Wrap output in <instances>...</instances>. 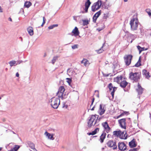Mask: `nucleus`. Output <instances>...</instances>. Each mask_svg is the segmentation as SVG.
I'll return each instance as SVG.
<instances>
[{
    "instance_id": "obj_36",
    "label": "nucleus",
    "mask_w": 151,
    "mask_h": 151,
    "mask_svg": "<svg viewBox=\"0 0 151 151\" xmlns=\"http://www.w3.org/2000/svg\"><path fill=\"white\" fill-rule=\"evenodd\" d=\"M58 24H53L52 25L49 26L48 27V29H52L53 28H54L55 27H58Z\"/></svg>"
},
{
    "instance_id": "obj_30",
    "label": "nucleus",
    "mask_w": 151,
    "mask_h": 151,
    "mask_svg": "<svg viewBox=\"0 0 151 151\" xmlns=\"http://www.w3.org/2000/svg\"><path fill=\"white\" fill-rule=\"evenodd\" d=\"M83 25V26L87 25L89 24V21L87 19L82 20Z\"/></svg>"
},
{
    "instance_id": "obj_14",
    "label": "nucleus",
    "mask_w": 151,
    "mask_h": 151,
    "mask_svg": "<svg viewBox=\"0 0 151 151\" xmlns=\"http://www.w3.org/2000/svg\"><path fill=\"white\" fill-rule=\"evenodd\" d=\"M136 89L139 95L142 94L144 89L142 87L139 83H138L137 88Z\"/></svg>"
},
{
    "instance_id": "obj_6",
    "label": "nucleus",
    "mask_w": 151,
    "mask_h": 151,
    "mask_svg": "<svg viewBox=\"0 0 151 151\" xmlns=\"http://www.w3.org/2000/svg\"><path fill=\"white\" fill-rule=\"evenodd\" d=\"M96 115H91L89 118L88 122V127L89 128L91 127L92 126L94 125L93 122L96 119Z\"/></svg>"
},
{
    "instance_id": "obj_43",
    "label": "nucleus",
    "mask_w": 151,
    "mask_h": 151,
    "mask_svg": "<svg viewBox=\"0 0 151 151\" xmlns=\"http://www.w3.org/2000/svg\"><path fill=\"white\" fill-rule=\"evenodd\" d=\"M43 21L42 24L41 25V27H43L45 22L46 19L45 17H43Z\"/></svg>"
},
{
    "instance_id": "obj_56",
    "label": "nucleus",
    "mask_w": 151,
    "mask_h": 151,
    "mask_svg": "<svg viewBox=\"0 0 151 151\" xmlns=\"http://www.w3.org/2000/svg\"><path fill=\"white\" fill-rule=\"evenodd\" d=\"M68 107V106L67 105H64L63 106V107H65L66 109Z\"/></svg>"
},
{
    "instance_id": "obj_45",
    "label": "nucleus",
    "mask_w": 151,
    "mask_h": 151,
    "mask_svg": "<svg viewBox=\"0 0 151 151\" xmlns=\"http://www.w3.org/2000/svg\"><path fill=\"white\" fill-rule=\"evenodd\" d=\"M149 74V72H148L146 75H145V77L147 79L149 78L150 76Z\"/></svg>"
},
{
    "instance_id": "obj_7",
    "label": "nucleus",
    "mask_w": 151,
    "mask_h": 151,
    "mask_svg": "<svg viewBox=\"0 0 151 151\" xmlns=\"http://www.w3.org/2000/svg\"><path fill=\"white\" fill-rule=\"evenodd\" d=\"M132 55H125L124 57V62L127 65H129L131 63Z\"/></svg>"
},
{
    "instance_id": "obj_8",
    "label": "nucleus",
    "mask_w": 151,
    "mask_h": 151,
    "mask_svg": "<svg viewBox=\"0 0 151 151\" xmlns=\"http://www.w3.org/2000/svg\"><path fill=\"white\" fill-rule=\"evenodd\" d=\"M107 146L109 147L112 148L114 149H116L117 148V146L116 145L115 142L112 140H110L107 143Z\"/></svg>"
},
{
    "instance_id": "obj_40",
    "label": "nucleus",
    "mask_w": 151,
    "mask_h": 151,
    "mask_svg": "<svg viewBox=\"0 0 151 151\" xmlns=\"http://www.w3.org/2000/svg\"><path fill=\"white\" fill-rule=\"evenodd\" d=\"M97 18H97V17H96V16L94 15L93 17V22H94L95 23Z\"/></svg>"
},
{
    "instance_id": "obj_21",
    "label": "nucleus",
    "mask_w": 151,
    "mask_h": 151,
    "mask_svg": "<svg viewBox=\"0 0 151 151\" xmlns=\"http://www.w3.org/2000/svg\"><path fill=\"white\" fill-rule=\"evenodd\" d=\"M27 30L30 36H32L33 35L34 32L33 29L32 27H29L27 29Z\"/></svg>"
},
{
    "instance_id": "obj_59",
    "label": "nucleus",
    "mask_w": 151,
    "mask_h": 151,
    "mask_svg": "<svg viewBox=\"0 0 151 151\" xmlns=\"http://www.w3.org/2000/svg\"><path fill=\"white\" fill-rule=\"evenodd\" d=\"M16 76L17 77H18L19 76V74L18 73H17L16 74Z\"/></svg>"
},
{
    "instance_id": "obj_27",
    "label": "nucleus",
    "mask_w": 151,
    "mask_h": 151,
    "mask_svg": "<svg viewBox=\"0 0 151 151\" xmlns=\"http://www.w3.org/2000/svg\"><path fill=\"white\" fill-rule=\"evenodd\" d=\"M27 144L29 147H30L31 149L35 147V144L33 143L30 141H28L27 142Z\"/></svg>"
},
{
    "instance_id": "obj_62",
    "label": "nucleus",
    "mask_w": 151,
    "mask_h": 151,
    "mask_svg": "<svg viewBox=\"0 0 151 151\" xmlns=\"http://www.w3.org/2000/svg\"><path fill=\"white\" fill-rule=\"evenodd\" d=\"M8 19L9 21H10L11 22L12 21V19L11 17H9Z\"/></svg>"
},
{
    "instance_id": "obj_31",
    "label": "nucleus",
    "mask_w": 151,
    "mask_h": 151,
    "mask_svg": "<svg viewBox=\"0 0 151 151\" xmlns=\"http://www.w3.org/2000/svg\"><path fill=\"white\" fill-rule=\"evenodd\" d=\"M109 13L108 12L104 13L103 16V19L105 20H106L107 18L109 17Z\"/></svg>"
},
{
    "instance_id": "obj_54",
    "label": "nucleus",
    "mask_w": 151,
    "mask_h": 151,
    "mask_svg": "<svg viewBox=\"0 0 151 151\" xmlns=\"http://www.w3.org/2000/svg\"><path fill=\"white\" fill-rule=\"evenodd\" d=\"M130 24L131 26V28H132V19H131V20H130Z\"/></svg>"
},
{
    "instance_id": "obj_17",
    "label": "nucleus",
    "mask_w": 151,
    "mask_h": 151,
    "mask_svg": "<svg viewBox=\"0 0 151 151\" xmlns=\"http://www.w3.org/2000/svg\"><path fill=\"white\" fill-rule=\"evenodd\" d=\"M72 32L75 36L78 35L80 33L78 28L76 27L75 28L72 30Z\"/></svg>"
},
{
    "instance_id": "obj_35",
    "label": "nucleus",
    "mask_w": 151,
    "mask_h": 151,
    "mask_svg": "<svg viewBox=\"0 0 151 151\" xmlns=\"http://www.w3.org/2000/svg\"><path fill=\"white\" fill-rule=\"evenodd\" d=\"M104 44H105V43L103 44V46L101 47V48H100L99 50H96L97 52L98 53H101L102 52H103V51H104V50L102 49V48L104 47Z\"/></svg>"
},
{
    "instance_id": "obj_9",
    "label": "nucleus",
    "mask_w": 151,
    "mask_h": 151,
    "mask_svg": "<svg viewBox=\"0 0 151 151\" xmlns=\"http://www.w3.org/2000/svg\"><path fill=\"white\" fill-rule=\"evenodd\" d=\"M106 105L103 104H100L98 111V112L100 115H102L104 114L106 111Z\"/></svg>"
},
{
    "instance_id": "obj_16",
    "label": "nucleus",
    "mask_w": 151,
    "mask_h": 151,
    "mask_svg": "<svg viewBox=\"0 0 151 151\" xmlns=\"http://www.w3.org/2000/svg\"><path fill=\"white\" fill-rule=\"evenodd\" d=\"M44 134L46 136L48 139L50 140H53L54 139L53 137L54 134H50L48 133L47 131H46L44 133Z\"/></svg>"
},
{
    "instance_id": "obj_64",
    "label": "nucleus",
    "mask_w": 151,
    "mask_h": 151,
    "mask_svg": "<svg viewBox=\"0 0 151 151\" xmlns=\"http://www.w3.org/2000/svg\"><path fill=\"white\" fill-rule=\"evenodd\" d=\"M81 13L83 14V13H86V12H85V11H82L81 12Z\"/></svg>"
},
{
    "instance_id": "obj_61",
    "label": "nucleus",
    "mask_w": 151,
    "mask_h": 151,
    "mask_svg": "<svg viewBox=\"0 0 151 151\" xmlns=\"http://www.w3.org/2000/svg\"><path fill=\"white\" fill-rule=\"evenodd\" d=\"M94 100H95V99L94 98H93L92 99V102H91L92 103H93V102H94Z\"/></svg>"
},
{
    "instance_id": "obj_48",
    "label": "nucleus",
    "mask_w": 151,
    "mask_h": 151,
    "mask_svg": "<svg viewBox=\"0 0 151 151\" xmlns=\"http://www.w3.org/2000/svg\"><path fill=\"white\" fill-rule=\"evenodd\" d=\"M139 146H138L137 148H133V151H137L139 149Z\"/></svg>"
},
{
    "instance_id": "obj_33",
    "label": "nucleus",
    "mask_w": 151,
    "mask_h": 151,
    "mask_svg": "<svg viewBox=\"0 0 151 151\" xmlns=\"http://www.w3.org/2000/svg\"><path fill=\"white\" fill-rule=\"evenodd\" d=\"M91 3L90 0H87V1L85 2V7H89Z\"/></svg>"
},
{
    "instance_id": "obj_20",
    "label": "nucleus",
    "mask_w": 151,
    "mask_h": 151,
    "mask_svg": "<svg viewBox=\"0 0 151 151\" xmlns=\"http://www.w3.org/2000/svg\"><path fill=\"white\" fill-rule=\"evenodd\" d=\"M107 0H105L104 2H102L101 0V6L105 9H107L109 7V5L106 3V1Z\"/></svg>"
},
{
    "instance_id": "obj_13",
    "label": "nucleus",
    "mask_w": 151,
    "mask_h": 151,
    "mask_svg": "<svg viewBox=\"0 0 151 151\" xmlns=\"http://www.w3.org/2000/svg\"><path fill=\"white\" fill-rule=\"evenodd\" d=\"M118 145L119 148L120 150L124 151L126 150L127 146L123 142H119Z\"/></svg>"
},
{
    "instance_id": "obj_53",
    "label": "nucleus",
    "mask_w": 151,
    "mask_h": 151,
    "mask_svg": "<svg viewBox=\"0 0 151 151\" xmlns=\"http://www.w3.org/2000/svg\"><path fill=\"white\" fill-rule=\"evenodd\" d=\"M22 60L21 61H17V63H16V65L20 64L21 62H22Z\"/></svg>"
},
{
    "instance_id": "obj_11",
    "label": "nucleus",
    "mask_w": 151,
    "mask_h": 151,
    "mask_svg": "<svg viewBox=\"0 0 151 151\" xmlns=\"http://www.w3.org/2000/svg\"><path fill=\"white\" fill-rule=\"evenodd\" d=\"M108 87L109 89V91H111V94L112 95V99H113L114 97V92L116 90L117 88L114 87H113L111 83H110L109 84Z\"/></svg>"
},
{
    "instance_id": "obj_29",
    "label": "nucleus",
    "mask_w": 151,
    "mask_h": 151,
    "mask_svg": "<svg viewBox=\"0 0 151 151\" xmlns=\"http://www.w3.org/2000/svg\"><path fill=\"white\" fill-rule=\"evenodd\" d=\"M32 5V3L29 1H26L24 3V6L27 8H28L30 7Z\"/></svg>"
},
{
    "instance_id": "obj_42",
    "label": "nucleus",
    "mask_w": 151,
    "mask_h": 151,
    "mask_svg": "<svg viewBox=\"0 0 151 151\" xmlns=\"http://www.w3.org/2000/svg\"><path fill=\"white\" fill-rule=\"evenodd\" d=\"M78 48V45L77 44L75 45L72 46V48L73 49H75Z\"/></svg>"
},
{
    "instance_id": "obj_12",
    "label": "nucleus",
    "mask_w": 151,
    "mask_h": 151,
    "mask_svg": "<svg viewBox=\"0 0 151 151\" xmlns=\"http://www.w3.org/2000/svg\"><path fill=\"white\" fill-rule=\"evenodd\" d=\"M118 122L120 126L122 128L125 129L126 126V119L124 118L118 120Z\"/></svg>"
},
{
    "instance_id": "obj_49",
    "label": "nucleus",
    "mask_w": 151,
    "mask_h": 151,
    "mask_svg": "<svg viewBox=\"0 0 151 151\" xmlns=\"http://www.w3.org/2000/svg\"><path fill=\"white\" fill-rule=\"evenodd\" d=\"M147 49V48H146L145 47H141L140 50V53L142 51L146 50Z\"/></svg>"
},
{
    "instance_id": "obj_46",
    "label": "nucleus",
    "mask_w": 151,
    "mask_h": 151,
    "mask_svg": "<svg viewBox=\"0 0 151 151\" xmlns=\"http://www.w3.org/2000/svg\"><path fill=\"white\" fill-rule=\"evenodd\" d=\"M148 72L145 69L143 70H142V74L143 75L145 76V75Z\"/></svg>"
},
{
    "instance_id": "obj_47",
    "label": "nucleus",
    "mask_w": 151,
    "mask_h": 151,
    "mask_svg": "<svg viewBox=\"0 0 151 151\" xmlns=\"http://www.w3.org/2000/svg\"><path fill=\"white\" fill-rule=\"evenodd\" d=\"M66 79L68 80L67 81L69 84L71 83V79L70 78H66Z\"/></svg>"
},
{
    "instance_id": "obj_41",
    "label": "nucleus",
    "mask_w": 151,
    "mask_h": 151,
    "mask_svg": "<svg viewBox=\"0 0 151 151\" xmlns=\"http://www.w3.org/2000/svg\"><path fill=\"white\" fill-rule=\"evenodd\" d=\"M146 12L148 14L149 16H151V13L150 9H147L146 10Z\"/></svg>"
},
{
    "instance_id": "obj_1",
    "label": "nucleus",
    "mask_w": 151,
    "mask_h": 151,
    "mask_svg": "<svg viewBox=\"0 0 151 151\" xmlns=\"http://www.w3.org/2000/svg\"><path fill=\"white\" fill-rule=\"evenodd\" d=\"M113 134L115 137H119L121 139H126L127 137L126 132L125 130L122 132L120 130L114 131L113 132Z\"/></svg>"
},
{
    "instance_id": "obj_55",
    "label": "nucleus",
    "mask_w": 151,
    "mask_h": 151,
    "mask_svg": "<svg viewBox=\"0 0 151 151\" xmlns=\"http://www.w3.org/2000/svg\"><path fill=\"white\" fill-rule=\"evenodd\" d=\"M137 48L138 50H139V52H140V50L141 48V47L139 46L138 45L137 46Z\"/></svg>"
},
{
    "instance_id": "obj_19",
    "label": "nucleus",
    "mask_w": 151,
    "mask_h": 151,
    "mask_svg": "<svg viewBox=\"0 0 151 151\" xmlns=\"http://www.w3.org/2000/svg\"><path fill=\"white\" fill-rule=\"evenodd\" d=\"M122 76L121 75L120 76H118L117 77L114 78V81L118 83L121 82V81L122 80Z\"/></svg>"
},
{
    "instance_id": "obj_18",
    "label": "nucleus",
    "mask_w": 151,
    "mask_h": 151,
    "mask_svg": "<svg viewBox=\"0 0 151 151\" xmlns=\"http://www.w3.org/2000/svg\"><path fill=\"white\" fill-rule=\"evenodd\" d=\"M106 133L105 132H104L101 134L100 137V140L101 143H102L104 142V141L106 138Z\"/></svg>"
},
{
    "instance_id": "obj_60",
    "label": "nucleus",
    "mask_w": 151,
    "mask_h": 151,
    "mask_svg": "<svg viewBox=\"0 0 151 151\" xmlns=\"http://www.w3.org/2000/svg\"><path fill=\"white\" fill-rule=\"evenodd\" d=\"M0 12H3L2 9H1V6H0Z\"/></svg>"
},
{
    "instance_id": "obj_3",
    "label": "nucleus",
    "mask_w": 151,
    "mask_h": 151,
    "mask_svg": "<svg viewBox=\"0 0 151 151\" xmlns=\"http://www.w3.org/2000/svg\"><path fill=\"white\" fill-rule=\"evenodd\" d=\"M65 88L63 86H60L58 89V91L57 93V95L59 98L63 99L66 98V95L64 94V92L65 91Z\"/></svg>"
},
{
    "instance_id": "obj_26",
    "label": "nucleus",
    "mask_w": 151,
    "mask_h": 151,
    "mask_svg": "<svg viewBox=\"0 0 151 151\" xmlns=\"http://www.w3.org/2000/svg\"><path fill=\"white\" fill-rule=\"evenodd\" d=\"M141 56H140L137 62L135 64V66L136 67H139L141 65Z\"/></svg>"
},
{
    "instance_id": "obj_38",
    "label": "nucleus",
    "mask_w": 151,
    "mask_h": 151,
    "mask_svg": "<svg viewBox=\"0 0 151 151\" xmlns=\"http://www.w3.org/2000/svg\"><path fill=\"white\" fill-rule=\"evenodd\" d=\"M137 145V143L136 142L134 139H133V148L136 147Z\"/></svg>"
},
{
    "instance_id": "obj_32",
    "label": "nucleus",
    "mask_w": 151,
    "mask_h": 151,
    "mask_svg": "<svg viewBox=\"0 0 151 151\" xmlns=\"http://www.w3.org/2000/svg\"><path fill=\"white\" fill-rule=\"evenodd\" d=\"M16 63L17 61L14 60H12L10 61L9 63V64L10 66L11 67H12L13 65H16Z\"/></svg>"
},
{
    "instance_id": "obj_57",
    "label": "nucleus",
    "mask_w": 151,
    "mask_h": 151,
    "mask_svg": "<svg viewBox=\"0 0 151 151\" xmlns=\"http://www.w3.org/2000/svg\"><path fill=\"white\" fill-rule=\"evenodd\" d=\"M33 151L31 150V151H37V150L35 148V147L32 149Z\"/></svg>"
},
{
    "instance_id": "obj_10",
    "label": "nucleus",
    "mask_w": 151,
    "mask_h": 151,
    "mask_svg": "<svg viewBox=\"0 0 151 151\" xmlns=\"http://www.w3.org/2000/svg\"><path fill=\"white\" fill-rule=\"evenodd\" d=\"M140 73L139 72L133 73V81L135 82H138L140 79Z\"/></svg>"
},
{
    "instance_id": "obj_23",
    "label": "nucleus",
    "mask_w": 151,
    "mask_h": 151,
    "mask_svg": "<svg viewBox=\"0 0 151 151\" xmlns=\"http://www.w3.org/2000/svg\"><path fill=\"white\" fill-rule=\"evenodd\" d=\"M99 128H96L94 131H93L92 132L88 133L87 134L89 135H94L96 134L99 131Z\"/></svg>"
},
{
    "instance_id": "obj_50",
    "label": "nucleus",
    "mask_w": 151,
    "mask_h": 151,
    "mask_svg": "<svg viewBox=\"0 0 151 151\" xmlns=\"http://www.w3.org/2000/svg\"><path fill=\"white\" fill-rule=\"evenodd\" d=\"M88 8H89V7L85 6V8L84 9L85 12H86V13L88 12Z\"/></svg>"
},
{
    "instance_id": "obj_15",
    "label": "nucleus",
    "mask_w": 151,
    "mask_h": 151,
    "mask_svg": "<svg viewBox=\"0 0 151 151\" xmlns=\"http://www.w3.org/2000/svg\"><path fill=\"white\" fill-rule=\"evenodd\" d=\"M102 125L106 130V132L108 133L109 132L110 128L109 127L107 122H105L102 123Z\"/></svg>"
},
{
    "instance_id": "obj_51",
    "label": "nucleus",
    "mask_w": 151,
    "mask_h": 151,
    "mask_svg": "<svg viewBox=\"0 0 151 151\" xmlns=\"http://www.w3.org/2000/svg\"><path fill=\"white\" fill-rule=\"evenodd\" d=\"M129 145L130 147L132 148V140H131L130 142H129Z\"/></svg>"
},
{
    "instance_id": "obj_63",
    "label": "nucleus",
    "mask_w": 151,
    "mask_h": 151,
    "mask_svg": "<svg viewBox=\"0 0 151 151\" xmlns=\"http://www.w3.org/2000/svg\"><path fill=\"white\" fill-rule=\"evenodd\" d=\"M94 108L95 106H94L91 109V110L92 111L94 110Z\"/></svg>"
},
{
    "instance_id": "obj_28",
    "label": "nucleus",
    "mask_w": 151,
    "mask_h": 151,
    "mask_svg": "<svg viewBox=\"0 0 151 151\" xmlns=\"http://www.w3.org/2000/svg\"><path fill=\"white\" fill-rule=\"evenodd\" d=\"M59 56H54L52 60V63L53 64H54L57 60H58Z\"/></svg>"
},
{
    "instance_id": "obj_44",
    "label": "nucleus",
    "mask_w": 151,
    "mask_h": 151,
    "mask_svg": "<svg viewBox=\"0 0 151 151\" xmlns=\"http://www.w3.org/2000/svg\"><path fill=\"white\" fill-rule=\"evenodd\" d=\"M70 71L71 70H70V68H68L67 70V74L69 76H70L72 75L71 73H70Z\"/></svg>"
},
{
    "instance_id": "obj_37",
    "label": "nucleus",
    "mask_w": 151,
    "mask_h": 151,
    "mask_svg": "<svg viewBox=\"0 0 151 151\" xmlns=\"http://www.w3.org/2000/svg\"><path fill=\"white\" fill-rule=\"evenodd\" d=\"M101 11L100 10L99 11L97 12L94 15H95L96 16V17H97V18H98L99 17V16L100 15V14L101 13Z\"/></svg>"
},
{
    "instance_id": "obj_34",
    "label": "nucleus",
    "mask_w": 151,
    "mask_h": 151,
    "mask_svg": "<svg viewBox=\"0 0 151 151\" xmlns=\"http://www.w3.org/2000/svg\"><path fill=\"white\" fill-rule=\"evenodd\" d=\"M20 147L19 145H15V146L10 151H17Z\"/></svg>"
},
{
    "instance_id": "obj_24",
    "label": "nucleus",
    "mask_w": 151,
    "mask_h": 151,
    "mask_svg": "<svg viewBox=\"0 0 151 151\" xmlns=\"http://www.w3.org/2000/svg\"><path fill=\"white\" fill-rule=\"evenodd\" d=\"M96 116H97V119L95 120V121L94 123V125H96V126H98L99 125V122L100 121V120L101 119V118L99 117L98 118L99 116L97 115H95Z\"/></svg>"
},
{
    "instance_id": "obj_25",
    "label": "nucleus",
    "mask_w": 151,
    "mask_h": 151,
    "mask_svg": "<svg viewBox=\"0 0 151 151\" xmlns=\"http://www.w3.org/2000/svg\"><path fill=\"white\" fill-rule=\"evenodd\" d=\"M127 84V83L124 81H123L120 82V86L123 88H125Z\"/></svg>"
},
{
    "instance_id": "obj_39",
    "label": "nucleus",
    "mask_w": 151,
    "mask_h": 151,
    "mask_svg": "<svg viewBox=\"0 0 151 151\" xmlns=\"http://www.w3.org/2000/svg\"><path fill=\"white\" fill-rule=\"evenodd\" d=\"M124 114L126 115H128V112L126 111L124 112V113L122 114L119 116H117V118H119L120 116H122V115H124Z\"/></svg>"
},
{
    "instance_id": "obj_22",
    "label": "nucleus",
    "mask_w": 151,
    "mask_h": 151,
    "mask_svg": "<svg viewBox=\"0 0 151 151\" xmlns=\"http://www.w3.org/2000/svg\"><path fill=\"white\" fill-rule=\"evenodd\" d=\"M81 63L83 64L86 67L88 66L89 64V61L86 59H84L81 62Z\"/></svg>"
},
{
    "instance_id": "obj_5",
    "label": "nucleus",
    "mask_w": 151,
    "mask_h": 151,
    "mask_svg": "<svg viewBox=\"0 0 151 151\" xmlns=\"http://www.w3.org/2000/svg\"><path fill=\"white\" fill-rule=\"evenodd\" d=\"M101 1L99 0L97 2L94 3L91 6L92 11L94 12L99 9L101 6Z\"/></svg>"
},
{
    "instance_id": "obj_4",
    "label": "nucleus",
    "mask_w": 151,
    "mask_h": 151,
    "mask_svg": "<svg viewBox=\"0 0 151 151\" xmlns=\"http://www.w3.org/2000/svg\"><path fill=\"white\" fill-rule=\"evenodd\" d=\"M137 15V13H135L133 18V30L137 29L139 23Z\"/></svg>"
},
{
    "instance_id": "obj_2",
    "label": "nucleus",
    "mask_w": 151,
    "mask_h": 151,
    "mask_svg": "<svg viewBox=\"0 0 151 151\" xmlns=\"http://www.w3.org/2000/svg\"><path fill=\"white\" fill-rule=\"evenodd\" d=\"M59 98L52 97L50 100L51 106L55 109H57L60 104V101Z\"/></svg>"
},
{
    "instance_id": "obj_52",
    "label": "nucleus",
    "mask_w": 151,
    "mask_h": 151,
    "mask_svg": "<svg viewBox=\"0 0 151 151\" xmlns=\"http://www.w3.org/2000/svg\"><path fill=\"white\" fill-rule=\"evenodd\" d=\"M129 75V78H130L131 80H132V72L130 73Z\"/></svg>"
},
{
    "instance_id": "obj_58",
    "label": "nucleus",
    "mask_w": 151,
    "mask_h": 151,
    "mask_svg": "<svg viewBox=\"0 0 151 151\" xmlns=\"http://www.w3.org/2000/svg\"><path fill=\"white\" fill-rule=\"evenodd\" d=\"M110 74H105V75H104V76L105 77H107V76H108Z\"/></svg>"
}]
</instances>
